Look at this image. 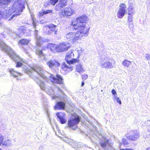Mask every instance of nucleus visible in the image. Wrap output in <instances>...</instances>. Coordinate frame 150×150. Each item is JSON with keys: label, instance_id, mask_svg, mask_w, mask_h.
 Here are the masks:
<instances>
[{"label": "nucleus", "instance_id": "obj_11", "mask_svg": "<svg viewBox=\"0 0 150 150\" xmlns=\"http://www.w3.org/2000/svg\"><path fill=\"white\" fill-rule=\"evenodd\" d=\"M120 8L117 13V16L119 18H122L125 15L126 12V5L122 4L120 5Z\"/></svg>", "mask_w": 150, "mask_h": 150}, {"label": "nucleus", "instance_id": "obj_43", "mask_svg": "<svg viewBox=\"0 0 150 150\" xmlns=\"http://www.w3.org/2000/svg\"><path fill=\"white\" fill-rule=\"evenodd\" d=\"M114 99L115 100H116L117 99H119V97H117L116 96H115L114 97Z\"/></svg>", "mask_w": 150, "mask_h": 150}, {"label": "nucleus", "instance_id": "obj_5", "mask_svg": "<svg viewBox=\"0 0 150 150\" xmlns=\"http://www.w3.org/2000/svg\"><path fill=\"white\" fill-rule=\"evenodd\" d=\"M31 21L32 24L34 26L35 30L34 31V34L36 38V42L37 45L39 46L41 45L42 43V38L38 35L39 31L37 30V28L36 26L37 25H36L37 23L35 22V21L34 19L33 16H31Z\"/></svg>", "mask_w": 150, "mask_h": 150}, {"label": "nucleus", "instance_id": "obj_26", "mask_svg": "<svg viewBox=\"0 0 150 150\" xmlns=\"http://www.w3.org/2000/svg\"><path fill=\"white\" fill-rule=\"evenodd\" d=\"M48 27H50V30H51L52 32H54V34H57V30L56 29V25L53 24H51L49 25Z\"/></svg>", "mask_w": 150, "mask_h": 150}, {"label": "nucleus", "instance_id": "obj_8", "mask_svg": "<svg viewBox=\"0 0 150 150\" xmlns=\"http://www.w3.org/2000/svg\"><path fill=\"white\" fill-rule=\"evenodd\" d=\"M67 100V99L64 96L61 98V100L58 102L54 106L55 110H59L64 109L66 104V102Z\"/></svg>", "mask_w": 150, "mask_h": 150}, {"label": "nucleus", "instance_id": "obj_19", "mask_svg": "<svg viewBox=\"0 0 150 150\" xmlns=\"http://www.w3.org/2000/svg\"><path fill=\"white\" fill-rule=\"evenodd\" d=\"M20 32L18 35L19 37H20L23 35L25 36H29L31 35V32L29 30H27L25 28H22L20 30Z\"/></svg>", "mask_w": 150, "mask_h": 150}, {"label": "nucleus", "instance_id": "obj_15", "mask_svg": "<svg viewBox=\"0 0 150 150\" xmlns=\"http://www.w3.org/2000/svg\"><path fill=\"white\" fill-rule=\"evenodd\" d=\"M56 115L61 123L64 124L66 123L67 120L65 113L62 112H58L56 114Z\"/></svg>", "mask_w": 150, "mask_h": 150}, {"label": "nucleus", "instance_id": "obj_10", "mask_svg": "<svg viewBox=\"0 0 150 150\" xmlns=\"http://www.w3.org/2000/svg\"><path fill=\"white\" fill-rule=\"evenodd\" d=\"M49 78L52 83L57 84L62 83V81L63 80L62 77L59 75H57L56 76L51 75L49 76Z\"/></svg>", "mask_w": 150, "mask_h": 150}, {"label": "nucleus", "instance_id": "obj_39", "mask_svg": "<svg viewBox=\"0 0 150 150\" xmlns=\"http://www.w3.org/2000/svg\"><path fill=\"white\" fill-rule=\"evenodd\" d=\"M50 27H48V28L47 29V30H48L47 33L48 35H50L52 33V30H50Z\"/></svg>", "mask_w": 150, "mask_h": 150}, {"label": "nucleus", "instance_id": "obj_49", "mask_svg": "<svg viewBox=\"0 0 150 150\" xmlns=\"http://www.w3.org/2000/svg\"><path fill=\"white\" fill-rule=\"evenodd\" d=\"M0 150H2L0 148Z\"/></svg>", "mask_w": 150, "mask_h": 150}, {"label": "nucleus", "instance_id": "obj_48", "mask_svg": "<svg viewBox=\"0 0 150 150\" xmlns=\"http://www.w3.org/2000/svg\"><path fill=\"white\" fill-rule=\"evenodd\" d=\"M56 98L55 97V96H54L53 98V99H56Z\"/></svg>", "mask_w": 150, "mask_h": 150}, {"label": "nucleus", "instance_id": "obj_33", "mask_svg": "<svg viewBox=\"0 0 150 150\" xmlns=\"http://www.w3.org/2000/svg\"><path fill=\"white\" fill-rule=\"evenodd\" d=\"M145 58L148 61L150 60V54L149 53H146L145 54Z\"/></svg>", "mask_w": 150, "mask_h": 150}, {"label": "nucleus", "instance_id": "obj_32", "mask_svg": "<svg viewBox=\"0 0 150 150\" xmlns=\"http://www.w3.org/2000/svg\"><path fill=\"white\" fill-rule=\"evenodd\" d=\"M128 10L129 11V13H132L133 14V12L134 11V10L132 6H129L128 8Z\"/></svg>", "mask_w": 150, "mask_h": 150}, {"label": "nucleus", "instance_id": "obj_1", "mask_svg": "<svg viewBox=\"0 0 150 150\" xmlns=\"http://www.w3.org/2000/svg\"><path fill=\"white\" fill-rule=\"evenodd\" d=\"M0 48L4 52H6L9 56L13 60L16 62V67H19L23 65L22 63H25V60L20 57L16 54L13 50L10 47L7 46L0 39Z\"/></svg>", "mask_w": 150, "mask_h": 150}, {"label": "nucleus", "instance_id": "obj_12", "mask_svg": "<svg viewBox=\"0 0 150 150\" xmlns=\"http://www.w3.org/2000/svg\"><path fill=\"white\" fill-rule=\"evenodd\" d=\"M32 78L36 82L41 90L43 91L45 90L46 85L44 81L34 76H32Z\"/></svg>", "mask_w": 150, "mask_h": 150}, {"label": "nucleus", "instance_id": "obj_14", "mask_svg": "<svg viewBox=\"0 0 150 150\" xmlns=\"http://www.w3.org/2000/svg\"><path fill=\"white\" fill-rule=\"evenodd\" d=\"M74 11L70 7L66 8L64 11H62L60 13L62 17L69 16L72 15L74 12Z\"/></svg>", "mask_w": 150, "mask_h": 150}, {"label": "nucleus", "instance_id": "obj_28", "mask_svg": "<svg viewBox=\"0 0 150 150\" xmlns=\"http://www.w3.org/2000/svg\"><path fill=\"white\" fill-rule=\"evenodd\" d=\"M122 64L124 66L129 67L130 65L131 64V62L127 59H125L122 62Z\"/></svg>", "mask_w": 150, "mask_h": 150}, {"label": "nucleus", "instance_id": "obj_47", "mask_svg": "<svg viewBox=\"0 0 150 150\" xmlns=\"http://www.w3.org/2000/svg\"><path fill=\"white\" fill-rule=\"evenodd\" d=\"M74 148L75 149H76V150H77V149H78V147H74Z\"/></svg>", "mask_w": 150, "mask_h": 150}, {"label": "nucleus", "instance_id": "obj_29", "mask_svg": "<svg viewBox=\"0 0 150 150\" xmlns=\"http://www.w3.org/2000/svg\"><path fill=\"white\" fill-rule=\"evenodd\" d=\"M52 11L51 10H46V11L42 10V12H39V15L40 16H43L45 14L51 13Z\"/></svg>", "mask_w": 150, "mask_h": 150}, {"label": "nucleus", "instance_id": "obj_2", "mask_svg": "<svg viewBox=\"0 0 150 150\" xmlns=\"http://www.w3.org/2000/svg\"><path fill=\"white\" fill-rule=\"evenodd\" d=\"M74 57V54L73 51L71 50L68 52L66 54L65 59L66 62L69 65H67L64 62L62 64V68L64 70L65 69H69L70 71H72L73 68L70 66V64L76 63H79V60L73 58Z\"/></svg>", "mask_w": 150, "mask_h": 150}, {"label": "nucleus", "instance_id": "obj_22", "mask_svg": "<svg viewBox=\"0 0 150 150\" xmlns=\"http://www.w3.org/2000/svg\"><path fill=\"white\" fill-rule=\"evenodd\" d=\"M128 21L129 23V27L130 29H131L133 27V22L132 21L133 14L132 13H128Z\"/></svg>", "mask_w": 150, "mask_h": 150}, {"label": "nucleus", "instance_id": "obj_21", "mask_svg": "<svg viewBox=\"0 0 150 150\" xmlns=\"http://www.w3.org/2000/svg\"><path fill=\"white\" fill-rule=\"evenodd\" d=\"M100 143L101 146L104 147L109 146L110 145L109 140L105 137H103L101 139Z\"/></svg>", "mask_w": 150, "mask_h": 150}, {"label": "nucleus", "instance_id": "obj_3", "mask_svg": "<svg viewBox=\"0 0 150 150\" xmlns=\"http://www.w3.org/2000/svg\"><path fill=\"white\" fill-rule=\"evenodd\" d=\"M71 25L75 30L78 29L76 32H79V35L81 37L88 35L90 28L87 27L86 24L77 23L76 24H73L72 23Z\"/></svg>", "mask_w": 150, "mask_h": 150}, {"label": "nucleus", "instance_id": "obj_40", "mask_svg": "<svg viewBox=\"0 0 150 150\" xmlns=\"http://www.w3.org/2000/svg\"><path fill=\"white\" fill-rule=\"evenodd\" d=\"M56 88L58 89V91H59V92H61V93H63V91L60 89V88L59 86H57Z\"/></svg>", "mask_w": 150, "mask_h": 150}, {"label": "nucleus", "instance_id": "obj_18", "mask_svg": "<svg viewBox=\"0 0 150 150\" xmlns=\"http://www.w3.org/2000/svg\"><path fill=\"white\" fill-rule=\"evenodd\" d=\"M67 0H60L59 1V3L56 6V10L57 11H58L64 6H65L67 5Z\"/></svg>", "mask_w": 150, "mask_h": 150}, {"label": "nucleus", "instance_id": "obj_45", "mask_svg": "<svg viewBox=\"0 0 150 150\" xmlns=\"http://www.w3.org/2000/svg\"><path fill=\"white\" fill-rule=\"evenodd\" d=\"M84 85V81H82V82H81V86H83Z\"/></svg>", "mask_w": 150, "mask_h": 150}, {"label": "nucleus", "instance_id": "obj_27", "mask_svg": "<svg viewBox=\"0 0 150 150\" xmlns=\"http://www.w3.org/2000/svg\"><path fill=\"white\" fill-rule=\"evenodd\" d=\"M3 145L6 146H8L12 145L11 141L9 139L5 140L3 143Z\"/></svg>", "mask_w": 150, "mask_h": 150}, {"label": "nucleus", "instance_id": "obj_17", "mask_svg": "<svg viewBox=\"0 0 150 150\" xmlns=\"http://www.w3.org/2000/svg\"><path fill=\"white\" fill-rule=\"evenodd\" d=\"M31 69L34 71L36 72L42 78H45L43 74L44 72L42 68L38 66H36L34 67H32Z\"/></svg>", "mask_w": 150, "mask_h": 150}, {"label": "nucleus", "instance_id": "obj_30", "mask_svg": "<svg viewBox=\"0 0 150 150\" xmlns=\"http://www.w3.org/2000/svg\"><path fill=\"white\" fill-rule=\"evenodd\" d=\"M29 42V40H28L23 39L20 40L19 41V42L21 44L26 45L28 44Z\"/></svg>", "mask_w": 150, "mask_h": 150}, {"label": "nucleus", "instance_id": "obj_7", "mask_svg": "<svg viewBox=\"0 0 150 150\" xmlns=\"http://www.w3.org/2000/svg\"><path fill=\"white\" fill-rule=\"evenodd\" d=\"M140 136L139 133L137 131H130L126 134L127 139L132 140H135Z\"/></svg>", "mask_w": 150, "mask_h": 150}, {"label": "nucleus", "instance_id": "obj_31", "mask_svg": "<svg viewBox=\"0 0 150 150\" xmlns=\"http://www.w3.org/2000/svg\"><path fill=\"white\" fill-rule=\"evenodd\" d=\"M76 69L77 71L79 73H81L83 70V68L82 67V65L81 64L77 65Z\"/></svg>", "mask_w": 150, "mask_h": 150}, {"label": "nucleus", "instance_id": "obj_24", "mask_svg": "<svg viewBox=\"0 0 150 150\" xmlns=\"http://www.w3.org/2000/svg\"><path fill=\"white\" fill-rule=\"evenodd\" d=\"M9 72L11 75L15 77H17L18 75H22V74L21 73L15 71L13 69H10Z\"/></svg>", "mask_w": 150, "mask_h": 150}, {"label": "nucleus", "instance_id": "obj_41", "mask_svg": "<svg viewBox=\"0 0 150 150\" xmlns=\"http://www.w3.org/2000/svg\"><path fill=\"white\" fill-rule=\"evenodd\" d=\"M111 92L112 94L114 95H115L116 94V91L114 89H112V90Z\"/></svg>", "mask_w": 150, "mask_h": 150}, {"label": "nucleus", "instance_id": "obj_44", "mask_svg": "<svg viewBox=\"0 0 150 150\" xmlns=\"http://www.w3.org/2000/svg\"><path fill=\"white\" fill-rule=\"evenodd\" d=\"M131 149L126 148L125 149H121L120 150H132Z\"/></svg>", "mask_w": 150, "mask_h": 150}, {"label": "nucleus", "instance_id": "obj_16", "mask_svg": "<svg viewBox=\"0 0 150 150\" xmlns=\"http://www.w3.org/2000/svg\"><path fill=\"white\" fill-rule=\"evenodd\" d=\"M47 64L50 68L58 67L60 65V63L58 61L54 60H51L48 61L47 62Z\"/></svg>", "mask_w": 150, "mask_h": 150}, {"label": "nucleus", "instance_id": "obj_46", "mask_svg": "<svg viewBox=\"0 0 150 150\" xmlns=\"http://www.w3.org/2000/svg\"><path fill=\"white\" fill-rule=\"evenodd\" d=\"M146 150H150V147H148L146 149Z\"/></svg>", "mask_w": 150, "mask_h": 150}, {"label": "nucleus", "instance_id": "obj_23", "mask_svg": "<svg viewBox=\"0 0 150 150\" xmlns=\"http://www.w3.org/2000/svg\"><path fill=\"white\" fill-rule=\"evenodd\" d=\"M88 18L86 15H83L78 17L77 19V23H86L87 20Z\"/></svg>", "mask_w": 150, "mask_h": 150}, {"label": "nucleus", "instance_id": "obj_6", "mask_svg": "<svg viewBox=\"0 0 150 150\" xmlns=\"http://www.w3.org/2000/svg\"><path fill=\"white\" fill-rule=\"evenodd\" d=\"M80 121L79 117H77L74 119H70L68 121V124L69 127L72 129L75 130L77 129V127L76 125Z\"/></svg>", "mask_w": 150, "mask_h": 150}, {"label": "nucleus", "instance_id": "obj_42", "mask_svg": "<svg viewBox=\"0 0 150 150\" xmlns=\"http://www.w3.org/2000/svg\"><path fill=\"white\" fill-rule=\"evenodd\" d=\"M117 102V103H119L120 104H121V100L119 98L118 99H117L116 100Z\"/></svg>", "mask_w": 150, "mask_h": 150}, {"label": "nucleus", "instance_id": "obj_9", "mask_svg": "<svg viewBox=\"0 0 150 150\" xmlns=\"http://www.w3.org/2000/svg\"><path fill=\"white\" fill-rule=\"evenodd\" d=\"M79 32H70L66 35L67 39L71 40L73 41H76L80 39L82 37L79 35Z\"/></svg>", "mask_w": 150, "mask_h": 150}, {"label": "nucleus", "instance_id": "obj_34", "mask_svg": "<svg viewBox=\"0 0 150 150\" xmlns=\"http://www.w3.org/2000/svg\"><path fill=\"white\" fill-rule=\"evenodd\" d=\"M59 0H51L50 3L52 5H54L58 2Z\"/></svg>", "mask_w": 150, "mask_h": 150}, {"label": "nucleus", "instance_id": "obj_25", "mask_svg": "<svg viewBox=\"0 0 150 150\" xmlns=\"http://www.w3.org/2000/svg\"><path fill=\"white\" fill-rule=\"evenodd\" d=\"M37 54L38 55V57L40 60H43L45 59V56L44 54L43 53L42 50H38L36 52Z\"/></svg>", "mask_w": 150, "mask_h": 150}, {"label": "nucleus", "instance_id": "obj_38", "mask_svg": "<svg viewBox=\"0 0 150 150\" xmlns=\"http://www.w3.org/2000/svg\"><path fill=\"white\" fill-rule=\"evenodd\" d=\"M88 75L86 74H83L82 76V77L83 79L86 80L88 77Z\"/></svg>", "mask_w": 150, "mask_h": 150}, {"label": "nucleus", "instance_id": "obj_20", "mask_svg": "<svg viewBox=\"0 0 150 150\" xmlns=\"http://www.w3.org/2000/svg\"><path fill=\"white\" fill-rule=\"evenodd\" d=\"M48 47L50 50L53 52H58V45H57L55 44L52 43H49L48 44Z\"/></svg>", "mask_w": 150, "mask_h": 150}, {"label": "nucleus", "instance_id": "obj_4", "mask_svg": "<svg viewBox=\"0 0 150 150\" xmlns=\"http://www.w3.org/2000/svg\"><path fill=\"white\" fill-rule=\"evenodd\" d=\"M115 61L110 62L109 58L106 57H102L100 62V66L103 68L111 69L115 66Z\"/></svg>", "mask_w": 150, "mask_h": 150}, {"label": "nucleus", "instance_id": "obj_35", "mask_svg": "<svg viewBox=\"0 0 150 150\" xmlns=\"http://www.w3.org/2000/svg\"><path fill=\"white\" fill-rule=\"evenodd\" d=\"M122 142L123 145H127L128 144V143L126 139L124 138L122 139Z\"/></svg>", "mask_w": 150, "mask_h": 150}, {"label": "nucleus", "instance_id": "obj_36", "mask_svg": "<svg viewBox=\"0 0 150 150\" xmlns=\"http://www.w3.org/2000/svg\"><path fill=\"white\" fill-rule=\"evenodd\" d=\"M4 139V137L3 136L0 134V145L2 144L3 143V139Z\"/></svg>", "mask_w": 150, "mask_h": 150}, {"label": "nucleus", "instance_id": "obj_37", "mask_svg": "<svg viewBox=\"0 0 150 150\" xmlns=\"http://www.w3.org/2000/svg\"><path fill=\"white\" fill-rule=\"evenodd\" d=\"M62 83H59V84H60L61 85V86L64 89V90H66V88L65 86V85L63 81H62Z\"/></svg>", "mask_w": 150, "mask_h": 150}, {"label": "nucleus", "instance_id": "obj_13", "mask_svg": "<svg viewBox=\"0 0 150 150\" xmlns=\"http://www.w3.org/2000/svg\"><path fill=\"white\" fill-rule=\"evenodd\" d=\"M58 52H63L67 50L70 47L68 42H63L58 45Z\"/></svg>", "mask_w": 150, "mask_h": 150}]
</instances>
